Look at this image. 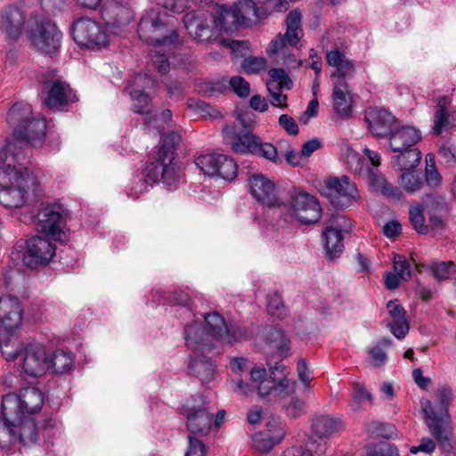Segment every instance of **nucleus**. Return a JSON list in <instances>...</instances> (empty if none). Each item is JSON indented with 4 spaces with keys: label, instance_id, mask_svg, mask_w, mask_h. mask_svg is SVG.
<instances>
[{
    "label": "nucleus",
    "instance_id": "21",
    "mask_svg": "<svg viewBox=\"0 0 456 456\" xmlns=\"http://www.w3.org/2000/svg\"><path fill=\"white\" fill-rule=\"evenodd\" d=\"M248 183L251 195L263 206L269 208L286 207L274 183L268 176L256 174L249 177Z\"/></svg>",
    "mask_w": 456,
    "mask_h": 456
},
{
    "label": "nucleus",
    "instance_id": "28",
    "mask_svg": "<svg viewBox=\"0 0 456 456\" xmlns=\"http://www.w3.org/2000/svg\"><path fill=\"white\" fill-rule=\"evenodd\" d=\"M361 176L367 180L372 191L379 192L394 200H401L403 198L402 191L397 186L389 183L385 175L376 167H366Z\"/></svg>",
    "mask_w": 456,
    "mask_h": 456
},
{
    "label": "nucleus",
    "instance_id": "19",
    "mask_svg": "<svg viewBox=\"0 0 456 456\" xmlns=\"http://www.w3.org/2000/svg\"><path fill=\"white\" fill-rule=\"evenodd\" d=\"M55 254V246L48 239L35 235L27 240L22 263L29 268L47 265Z\"/></svg>",
    "mask_w": 456,
    "mask_h": 456
},
{
    "label": "nucleus",
    "instance_id": "12",
    "mask_svg": "<svg viewBox=\"0 0 456 456\" xmlns=\"http://www.w3.org/2000/svg\"><path fill=\"white\" fill-rule=\"evenodd\" d=\"M110 31L102 23L93 18L80 17L71 25V36L75 43L90 50H101L108 46Z\"/></svg>",
    "mask_w": 456,
    "mask_h": 456
},
{
    "label": "nucleus",
    "instance_id": "54",
    "mask_svg": "<svg viewBox=\"0 0 456 456\" xmlns=\"http://www.w3.org/2000/svg\"><path fill=\"white\" fill-rule=\"evenodd\" d=\"M393 263L396 274H398L402 280H408L411 278V269L405 256L402 255H395Z\"/></svg>",
    "mask_w": 456,
    "mask_h": 456
},
{
    "label": "nucleus",
    "instance_id": "39",
    "mask_svg": "<svg viewBox=\"0 0 456 456\" xmlns=\"http://www.w3.org/2000/svg\"><path fill=\"white\" fill-rule=\"evenodd\" d=\"M233 6L238 11L243 25L249 26L258 20V8L252 0H240Z\"/></svg>",
    "mask_w": 456,
    "mask_h": 456
},
{
    "label": "nucleus",
    "instance_id": "17",
    "mask_svg": "<svg viewBox=\"0 0 456 456\" xmlns=\"http://www.w3.org/2000/svg\"><path fill=\"white\" fill-rule=\"evenodd\" d=\"M37 183L33 175H25L19 182L0 181V203L7 208H20L27 200L29 191H37Z\"/></svg>",
    "mask_w": 456,
    "mask_h": 456
},
{
    "label": "nucleus",
    "instance_id": "23",
    "mask_svg": "<svg viewBox=\"0 0 456 456\" xmlns=\"http://www.w3.org/2000/svg\"><path fill=\"white\" fill-rule=\"evenodd\" d=\"M182 413L186 418L187 429L191 436H204L208 434L214 414L207 408L187 403L183 406Z\"/></svg>",
    "mask_w": 456,
    "mask_h": 456
},
{
    "label": "nucleus",
    "instance_id": "38",
    "mask_svg": "<svg viewBox=\"0 0 456 456\" xmlns=\"http://www.w3.org/2000/svg\"><path fill=\"white\" fill-rule=\"evenodd\" d=\"M181 136L177 132L171 131L161 136V146L158 151L164 160L174 162L175 146L180 142Z\"/></svg>",
    "mask_w": 456,
    "mask_h": 456
},
{
    "label": "nucleus",
    "instance_id": "60",
    "mask_svg": "<svg viewBox=\"0 0 456 456\" xmlns=\"http://www.w3.org/2000/svg\"><path fill=\"white\" fill-rule=\"evenodd\" d=\"M188 442L189 445L185 456H205L206 448L200 440L189 435Z\"/></svg>",
    "mask_w": 456,
    "mask_h": 456
},
{
    "label": "nucleus",
    "instance_id": "18",
    "mask_svg": "<svg viewBox=\"0 0 456 456\" xmlns=\"http://www.w3.org/2000/svg\"><path fill=\"white\" fill-rule=\"evenodd\" d=\"M101 15L113 35L120 34L134 19V12L128 3L118 0L107 1L101 10Z\"/></svg>",
    "mask_w": 456,
    "mask_h": 456
},
{
    "label": "nucleus",
    "instance_id": "11",
    "mask_svg": "<svg viewBox=\"0 0 456 456\" xmlns=\"http://www.w3.org/2000/svg\"><path fill=\"white\" fill-rule=\"evenodd\" d=\"M320 193L338 209H346L361 201V193L356 183L347 175L326 178Z\"/></svg>",
    "mask_w": 456,
    "mask_h": 456
},
{
    "label": "nucleus",
    "instance_id": "32",
    "mask_svg": "<svg viewBox=\"0 0 456 456\" xmlns=\"http://www.w3.org/2000/svg\"><path fill=\"white\" fill-rule=\"evenodd\" d=\"M326 61L329 66L335 69L331 73V77H336L338 80H344L343 78L351 77L354 73L353 62L338 49L328 51L326 53Z\"/></svg>",
    "mask_w": 456,
    "mask_h": 456
},
{
    "label": "nucleus",
    "instance_id": "45",
    "mask_svg": "<svg viewBox=\"0 0 456 456\" xmlns=\"http://www.w3.org/2000/svg\"><path fill=\"white\" fill-rule=\"evenodd\" d=\"M270 79L266 82V87L278 90V87L290 89L292 80L283 69H272L269 70Z\"/></svg>",
    "mask_w": 456,
    "mask_h": 456
},
{
    "label": "nucleus",
    "instance_id": "2",
    "mask_svg": "<svg viewBox=\"0 0 456 456\" xmlns=\"http://www.w3.org/2000/svg\"><path fill=\"white\" fill-rule=\"evenodd\" d=\"M175 22L174 16L152 8L142 14L138 24L140 39L153 46L151 58L159 73H167L169 69L167 52L181 43Z\"/></svg>",
    "mask_w": 456,
    "mask_h": 456
},
{
    "label": "nucleus",
    "instance_id": "15",
    "mask_svg": "<svg viewBox=\"0 0 456 456\" xmlns=\"http://www.w3.org/2000/svg\"><path fill=\"white\" fill-rule=\"evenodd\" d=\"M287 208L293 217L305 224H314L322 217V208L318 200L304 191H294Z\"/></svg>",
    "mask_w": 456,
    "mask_h": 456
},
{
    "label": "nucleus",
    "instance_id": "64",
    "mask_svg": "<svg viewBox=\"0 0 456 456\" xmlns=\"http://www.w3.org/2000/svg\"><path fill=\"white\" fill-rule=\"evenodd\" d=\"M282 89L281 87H278V90H273L271 87H267L270 94V102L273 106L278 108L287 107V96L282 94Z\"/></svg>",
    "mask_w": 456,
    "mask_h": 456
},
{
    "label": "nucleus",
    "instance_id": "24",
    "mask_svg": "<svg viewBox=\"0 0 456 456\" xmlns=\"http://www.w3.org/2000/svg\"><path fill=\"white\" fill-rule=\"evenodd\" d=\"M301 20L302 15L298 9L290 11L286 20V33L284 35L279 34L272 40L267 52L269 53H276L287 46H297L300 39L299 34L302 32Z\"/></svg>",
    "mask_w": 456,
    "mask_h": 456
},
{
    "label": "nucleus",
    "instance_id": "7",
    "mask_svg": "<svg viewBox=\"0 0 456 456\" xmlns=\"http://www.w3.org/2000/svg\"><path fill=\"white\" fill-rule=\"evenodd\" d=\"M0 353L5 361L18 362L24 377L39 378L49 371L44 344H0Z\"/></svg>",
    "mask_w": 456,
    "mask_h": 456
},
{
    "label": "nucleus",
    "instance_id": "31",
    "mask_svg": "<svg viewBox=\"0 0 456 456\" xmlns=\"http://www.w3.org/2000/svg\"><path fill=\"white\" fill-rule=\"evenodd\" d=\"M420 139V131L414 126H395L389 135V146L393 151H403L412 147Z\"/></svg>",
    "mask_w": 456,
    "mask_h": 456
},
{
    "label": "nucleus",
    "instance_id": "47",
    "mask_svg": "<svg viewBox=\"0 0 456 456\" xmlns=\"http://www.w3.org/2000/svg\"><path fill=\"white\" fill-rule=\"evenodd\" d=\"M428 268L437 280L450 279L456 273V265L452 262L433 263Z\"/></svg>",
    "mask_w": 456,
    "mask_h": 456
},
{
    "label": "nucleus",
    "instance_id": "3",
    "mask_svg": "<svg viewBox=\"0 0 456 456\" xmlns=\"http://www.w3.org/2000/svg\"><path fill=\"white\" fill-rule=\"evenodd\" d=\"M188 34L195 40L203 42L208 40L213 31L232 33L243 25L241 18L234 6H222L218 18L206 10L187 12L183 19Z\"/></svg>",
    "mask_w": 456,
    "mask_h": 456
},
{
    "label": "nucleus",
    "instance_id": "27",
    "mask_svg": "<svg viewBox=\"0 0 456 456\" xmlns=\"http://www.w3.org/2000/svg\"><path fill=\"white\" fill-rule=\"evenodd\" d=\"M366 122L372 134L377 137L389 136L395 128V118L387 110L370 108L366 111Z\"/></svg>",
    "mask_w": 456,
    "mask_h": 456
},
{
    "label": "nucleus",
    "instance_id": "29",
    "mask_svg": "<svg viewBox=\"0 0 456 456\" xmlns=\"http://www.w3.org/2000/svg\"><path fill=\"white\" fill-rule=\"evenodd\" d=\"M156 82L147 74H137L128 85V92L134 102V111L143 113L149 104V96L145 89H151Z\"/></svg>",
    "mask_w": 456,
    "mask_h": 456
},
{
    "label": "nucleus",
    "instance_id": "4",
    "mask_svg": "<svg viewBox=\"0 0 456 456\" xmlns=\"http://www.w3.org/2000/svg\"><path fill=\"white\" fill-rule=\"evenodd\" d=\"M251 383L248 384L239 380L230 381V389L238 395H248L257 391L259 396L263 397L270 394L272 390L279 395H288L294 391L296 381L286 376V367L283 364L276 363L272 371L271 379H266L265 367L256 366L250 371Z\"/></svg>",
    "mask_w": 456,
    "mask_h": 456
},
{
    "label": "nucleus",
    "instance_id": "50",
    "mask_svg": "<svg viewBox=\"0 0 456 456\" xmlns=\"http://www.w3.org/2000/svg\"><path fill=\"white\" fill-rule=\"evenodd\" d=\"M344 158L350 170L357 173L359 175L363 173L366 168L364 167V161L357 151L347 147Z\"/></svg>",
    "mask_w": 456,
    "mask_h": 456
},
{
    "label": "nucleus",
    "instance_id": "5",
    "mask_svg": "<svg viewBox=\"0 0 456 456\" xmlns=\"http://www.w3.org/2000/svg\"><path fill=\"white\" fill-rule=\"evenodd\" d=\"M204 321V328L198 321L185 326L186 342H206L209 338L238 342L252 338L248 331L242 330L237 323L228 324L224 317L216 312L205 314Z\"/></svg>",
    "mask_w": 456,
    "mask_h": 456
},
{
    "label": "nucleus",
    "instance_id": "33",
    "mask_svg": "<svg viewBox=\"0 0 456 456\" xmlns=\"http://www.w3.org/2000/svg\"><path fill=\"white\" fill-rule=\"evenodd\" d=\"M352 96L345 80H337L333 86L332 105L335 112L348 117L352 113Z\"/></svg>",
    "mask_w": 456,
    "mask_h": 456
},
{
    "label": "nucleus",
    "instance_id": "22",
    "mask_svg": "<svg viewBox=\"0 0 456 456\" xmlns=\"http://www.w3.org/2000/svg\"><path fill=\"white\" fill-rule=\"evenodd\" d=\"M23 308L16 297L4 295L0 297V336L10 337L20 328Z\"/></svg>",
    "mask_w": 456,
    "mask_h": 456
},
{
    "label": "nucleus",
    "instance_id": "36",
    "mask_svg": "<svg viewBox=\"0 0 456 456\" xmlns=\"http://www.w3.org/2000/svg\"><path fill=\"white\" fill-rule=\"evenodd\" d=\"M343 428V423L328 416H320L313 422V431L320 438H329Z\"/></svg>",
    "mask_w": 456,
    "mask_h": 456
},
{
    "label": "nucleus",
    "instance_id": "48",
    "mask_svg": "<svg viewBox=\"0 0 456 456\" xmlns=\"http://www.w3.org/2000/svg\"><path fill=\"white\" fill-rule=\"evenodd\" d=\"M423 211L424 208L420 205L412 206L409 210V216L413 228L422 234L428 232V226L425 224Z\"/></svg>",
    "mask_w": 456,
    "mask_h": 456
},
{
    "label": "nucleus",
    "instance_id": "43",
    "mask_svg": "<svg viewBox=\"0 0 456 456\" xmlns=\"http://www.w3.org/2000/svg\"><path fill=\"white\" fill-rule=\"evenodd\" d=\"M39 431L42 433V436L48 440L53 439L61 436V424L57 419L52 416H44L40 427L37 426V436Z\"/></svg>",
    "mask_w": 456,
    "mask_h": 456
},
{
    "label": "nucleus",
    "instance_id": "30",
    "mask_svg": "<svg viewBox=\"0 0 456 456\" xmlns=\"http://www.w3.org/2000/svg\"><path fill=\"white\" fill-rule=\"evenodd\" d=\"M195 356L190 360L188 368L191 375L197 377L203 384H208L215 379L216 365L211 358L200 354L209 344H199Z\"/></svg>",
    "mask_w": 456,
    "mask_h": 456
},
{
    "label": "nucleus",
    "instance_id": "49",
    "mask_svg": "<svg viewBox=\"0 0 456 456\" xmlns=\"http://www.w3.org/2000/svg\"><path fill=\"white\" fill-rule=\"evenodd\" d=\"M399 180L404 191L411 194L420 190L422 186L420 176L414 172H404L401 175Z\"/></svg>",
    "mask_w": 456,
    "mask_h": 456
},
{
    "label": "nucleus",
    "instance_id": "44",
    "mask_svg": "<svg viewBox=\"0 0 456 456\" xmlns=\"http://www.w3.org/2000/svg\"><path fill=\"white\" fill-rule=\"evenodd\" d=\"M221 154H202L195 159L196 166L208 176H216Z\"/></svg>",
    "mask_w": 456,
    "mask_h": 456
},
{
    "label": "nucleus",
    "instance_id": "52",
    "mask_svg": "<svg viewBox=\"0 0 456 456\" xmlns=\"http://www.w3.org/2000/svg\"><path fill=\"white\" fill-rule=\"evenodd\" d=\"M368 361L373 367L385 365L387 361V353L385 346L375 345L368 351Z\"/></svg>",
    "mask_w": 456,
    "mask_h": 456
},
{
    "label": "nucleus",
    "instance_id": "25",
    "mask_svg": "<svg viewBox=\"0 0 456 456\" xmlns=\"http://www.w3.org/2000/svg\"><path fill=\"white\" fill-rule=\"evenodd\" d=\"M28 19L17 6H8L0 12V31L8 38L17 40L27 30Z\"/></svg>",
    "mask_w": 456,
    "mask_h": 456
},
{
    "label": "nucleus",
    "instance_id": "58",
    "mask_svg": "<svg viewBox=\"0 0 456 456\" xmlns=\"http://www.w3.org/2000/svg\"><path fill=\"white\" fill-rule=\"evenodd\" d=\"M280 430L281 433V440L284 438L286 431L285 425L281 421L279 418L270 417L265 420V428L262 429L264 433H266L267 436H273L275 433Z\"/></svg>",
    "mask_w": 456,
    "mask_h": 456
},
{
    "label": "nucleus",
    "instance_id": "10",
    "mask_svg": "<svg viewBox=\"0 0 456 456\" xmlns=\"http://www.w3.org/2000/svg\"><path fill=\"white\" fill-rule=\"evenodd\" d=\"M28 144L27 141L12 138L0 149V181L19 182L25 175H33L23 163Z\"/></svg>",
    "mask_w": 456,
    "mask_h": 456
},
{
    "label": "nucleus",
    "instance_id": "16",
    "mask_svg": "<svg viewBox=\"0 0 456 456\" xmlns=\"http://www.w3.org/2000/svg\"><path fill=\"white\" fill-rule=\"evenodd\" d=\"M353 223L346 216H332L327 222L322 237L325 249L330 258L338 256L344 249V238L351 232Z\"/></svg>",
    "mask_w": 456,
    "mask_h": 456
},
{
    "label": "nucleus",
    "instance_id": "53",
    "mask_svg": "<svg viewBox=\"0 0 456 456\" xmlns=\"http://www.w3.org/2000/svg\"><path fill=\"white\" fill-rule=\"evenodd\" d=\"M367 456H398L397 449L387 443L371 444L367 449Z\"/></svg>",
    "mask_w": 456,
    "mask_h": 456
},
{
    "label": "nucleus",
    "instance_id": "14",
    "mask_svg": "<svg viewBox=\"0 0 456 456\" xmlns=\"http://www.w3.org/2000/svg\"><path fill=\"white\" fill-rule=\"evenodd\" d=\"M224 133L227 139L231 140L232 150L236 153H251L263 157L275 164L281 163L275 146L269 142H264L260 137L251 133L240 134L236 139H233L232 134V127L226 126Z\"/></svg>",
    "mask_w": 456,
    "mask_h": 456
},
{
    "label": "nucleus",
    "instance_id": "46",
    "mask_svg": "<svg viewBox=\"0 0 456 456\" xmlns=\"http://www.w3.org/2000/svg\"><path fill=\"white\" fill-rule=\"evenodd\" d=\"M266 309L270 315L277 319H283L288 315V309L277 293L268 296Z\"/></svg>",
    "mask_w": 456,
    "mask_h": 456
},
{
    "label": "nucleus",
    "instance_id": "20",
    "mask_svg": "<svg viewBox=\"0 0 456 456\" xmlns=\"http://www.w3.org/2000/svg\"><path fill=\"white\" fill-rule=\"evenodd\" d=\"M31 220L37 222L38 229L53 240H61L65 227V218L60 206L48 205L40 208Z\"/></svg>",
    "mask_w": 456,
    "mask_h": 456
},
{
    "label": "nucleus",
    "instance_id": "59",
    "mask_svg": "<svg viewBox=\"0 0 456 456\" xmlns=\"http://www.w3.org/2000/svg\"><path fill=\"white\" fill-rule=\"evenodd\" d=\"M389 327L390 331L397 339L403 338L409 330V325L406 318L393 320L390 322Z\"/></svg>",
    "mask_w": 456,
    "mask_h": 456
},
{
    "label": "nucleus",
    "instance_id": "41",
    "mask_svg": "<svg viewBox=\"0 0 456 456\" xmlns=\"http://www.w3.org/2000/svg\"><path fill=\"white\" fill-rule=\"evenodd\" d=\"M450 103L449 99L445 96L441 97L437 102V110L434 116V134L439 135L444 129L447 128L449 113L446 110L447 105Z\"/></svg>",
    "mask_w": 456,
    "mask_h": 456
},
{
    "label": "nucleus",
    "instance_id": "55",
    "mask_svg": "<svg viewBox=\"0 0 456 456\" xmlns=\"http://www.w3.org/2000/svg\"><path fill=\"white\" fill-rule=\"evenodd\" d=\"M265 67L266 60L264 57H248L241 64V68L247 74L257 73L265 69Z\"/></svg>",
    "mask_w": 456,
    "mask_h": 456
},
{
    "label": "nucleus",
    "instance_id": "37",
    "mask_svg": "<svg viewBox=\"0 0 456 456\" xmlns=\"http://www.w3.org/2000/svg\"><path fill=\"white\" fill-rule=\"evenodd\" d=\"M399 154L392 158L394 166L400 170H409L417 167L421 159V153L416 148H408L407 150L398 151Z\"/></svg>",
    "mask_w": 456,
    "mask_h": 456
},
{
    "label": "nucleus",
    "instance_id": "40",
    "mask_svg": "<svg viewBox=\"0 0 456 456\" xmlns=\"http://www.w3.org/2000/svg\"><path fill=\"white\" fill-rule=\"evenodd\" d=\"M281 442V433L280 430L272 437L267 436L266 433H264L262 430L256 433L252 437L254 448L261 453L268 452Z\"/></svg>",
    "mask_w": 456,
    "mask_h": 456
},
{
    "label": "nucleus",
    "instance_id": "62",
    "mask_svg": "<svg viewBox=\"0 0 456 456\" xmlns=\"http://www.w3.org/2000/svg\"><path fill=\"white\" fill-rule=\"evenodd\" d=\"M279 124L289 134L297 135L299 132L296 120L287 114L280 116Z\"/></svg>",
    "mask_w": 456,
    "mask_h": 456
},
{
    "label": "nucleus",
    "instance_id": "63",
    "mask_svg": "<svg viewBox=\"0 0 456 456\" xmlns=\"http://www.w3.org/2000/svg\"><path fill=\"white\" fill-rule=\"evenodd\" d=\"M438 153L446 162H456V144L445 142L440 147Z\"/></svg>",
    "mask_w": 456,
    "mask_h": 456
},
{
    "label": "nucleus",
    "instance_id": "1",
    "mask_svg": "<svg viewBox=\"0 0 456 456\" xmlns=\"http://www.w3.org/2000/svg\"><path fill=\"white\" fill-rule=\"evenodd\" d=\"M45 396L35 387L3 397L0 416V446L20 440L25 445L37 442V424L33 416L43 407Z\"/></svg>",
    "mask_w": 456,
    "mask_h": 456
},
{
    "label": "nucleus",
    "instance_id": "6",
    "mask_svg": "<svg viewBox=\"0 0 456 456\" xmlns=\"http://www.w3.org/2000/svg\"><path fill=\"white\" fill-rule=\"evenodd\" d=\"M452 398V390L441 387L437 391V400H422L421 407L425 415V422L430 433L435 436L440 446L445 452H450L452 445L450 444L452 430L448 406Z\"/></svg>",
    "mask_w": 456,
    "mask_h": 456
},
{
    "label": "nucleus",
    "instance_id": "9",
    "mask_svg": "<svg viewBox=\"0 0 456 456\" xmlns=\"http://www.w3.org/2000/svg\"><path fill=\"white\" fill-rule=\"evenodd\" d=\"M26 35L30 45L46 54L55 53L61 46L62 34L55 22L40 13H31Z\"/></svg>",
    "mask_w": 456,
    "mask_h": 456
},
{
    "label": "nucleus",
    "instance_id": "35",
    "mask_svg": "<svg viewBox=\"0 0 456 456\" xmlns=\"http://www.w3.org/2000/svg\"><path fill=\"white\" fill-rule=\"evenodd\" d=\"M74 357L69 351L58 349L54 352L48 353L49 371L56 374H66L73 367Z\"/></svg>",
    "mask_w": 456,
    "mask_h": 456
},
{
    "label": "nucleus",
    "instance_id": "61",
    "mask_svg": "<svg viewBox=\"0 0 456 456\" xmlns=\"http://www.w3.org/2000/svg\"><path fill=\"white\" fill-rule=\"evenodd\" d=\"M354 403L357 405L356 409H359L363 401L368 400L372 402V395L364 388L363 385L360 383L354 384Z\"/></svg>",
    "mask_w": 456,
    "mask_h": 456
},
{
    "label": "nucleus",
    "instance_id": "57",
    "mask_svg": "<svg viewBox=\"0 0 456 456\" xmlns=\"http://www.w3.org/2000/svg\"><path fill=\"white\" fill-rule=\"evenodd\" d=\"M229 84L232 91L239 97H248L250 94V86L245 78L240 76L231 77Z\"/></svg>",
    "mask_w": 456,
    "mask_h": 456
},
{
    "label": "nucleus",
    "instance_id": "8",
    "mask_svg": "<svg viewBox=\"0 0 456 456\" xmlns=\"http://www.w3.org/2000/svg\"><path fill=\"white\" fill-rule=\"evenodd\" d=\"M6 120L13 127L12 138L27 141L33 147H40L43 144L45 137V120L34 118L31 105L28 103H14L8 111Z\"/></svg>",
    "mask_w": 456,
    "mask_h": 456
},
{
    "label": "nucleus",
    "instance_id": "34",
    "mask_svg": "<svg viewBox=\"0 0 456 456\" xmlns=\"http://www.w3.org/2000/svg\"><path fill=\"white\" fill-rule=\"evenodd\" d=\"M431 200V205L428 201L425 202V208H429L428 232H440L444 228V214L446 212V205L441 197L428 196V200Z\"/></svg>",
    "mask_w": 456,
    "mask_h": 456
},
{
    "label": "nucleus",
    "instance_id": "13",
    "mask_svg": "<svg viewBox=\"0 0 456 456\" xmlns=\"http://www.w3.org/2000/svg\"><path fill=\"white\" fill-rule=\"evenodd\" d=\"M180 177V170L177 164L164 160L158 154L155 161H151L146 164L142 170L141 176L138 177L140 184L133 186L135 193H141L147 190L149 186L154 183L162 182L167 185L175 184Z\"/></svg>",
    "mask_w": 456,
    "mask_h": 456
},
{
    "label": "nucleus",
    "instance_id": "56",
    "mask_svg": "<svg viewBox=\"0 0 456 456\" xmlns=\"http://www.w3.org/2000/svg\"><path fill=\"white\" fill-rule=\"evenodd\" d=\"M297 372L298 379L304 385L305 390L310 393L311 392L310 383H311V379H312V378H311L312 371L309 369L308 363L305 359H304V358L298 359L297 364Z\"/></svg>",
    "mask_w": 456,
    "mask_h": 456
},
{
    "label": "nucleus",
    "instance_id": "51",
    "mask_svg": "<svg viewBox=\"0 0 456 456\" xmlns=\"http://www.w3.org/2000/svg\"><path fill=\"white\" fill-rule=\"evenodd\" d=\"M282 404L288 416L291 418H297L305 412V402L297 397L285 398Z\"/></svg>",
    "mask_w": 456,
    "mask_h": 456
},
{
    "label": "nucleus",
    "instance_id": "26",
    "mask_svg": "<svg viewBox=\"0 0 456 456\" xmlns=\"http://www.w3.org/2000/svg\"><path fill=\"white\" fill-rule=\"evenodd\" d=\"M42 93L44 103L51 110H61V107L76 101L69 86L60 80L46 81L44 84Z\"/></svg>",
    "mask_w": 456,
    "mask_h": 456
},
{
    "label": "nucleus",
    "instance_id": "42",
    "mask_svg": "<svg viewBox=\"0 0 456 456\" xmlns=\"http://www.w3.org/2000/svg\"><path fill=\"white\" fill-rule=\"evenodd\" d=\"M216 169L217 172L216 176H219L225 181L233 180L238 174V166L234 159L224 154L220 155Z\"/></svg>",
    "mask_w": 456,
    "mask_h": 456
}]
</instances>
